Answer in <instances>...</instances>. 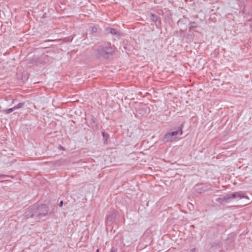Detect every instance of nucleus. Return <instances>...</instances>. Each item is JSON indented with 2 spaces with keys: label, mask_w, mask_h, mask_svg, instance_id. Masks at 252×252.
I'll return each instance as SVG.
<instances>
[{
  "label": "nucleus",
  "mask_w": 252,
  "mask_h": 252,
  "mask_svg": "<svg viewBox=\"0 0 252 252\" xmlns=\"http://www.w3.org/2000/svg\"><path fill=\"white\" fill-rule=\"evenodd\" d=\"M48 212V207L47 205L43 204L37 207L30 208L25 213V216L27 218L37 217L40 219L46 215Z\"/></svg>",
  "instance_id": "1"
},
{
  "label": "nucleus",
  "mask_w": 252,
  "mask_h": 252,
  "mask_svg": "<svg viewBox=\"0 0 252 252\" xmlns=\"http://www.w3.org/2000/svg\"><path fill=\"white\" fill-rule=\"evenodd\" d=\"M247 196L246 194L242 192V191H239V192H236L232 194H228L222 197V200L223 202V204L227 203L228 202H229L230 201L231 199H241L242 198H247Z\"/></svg>",
  "instance_id": "2"
},
{
  "label": "nucleus",
  "mask_w": 252,
  "mask_h": 252,
  "mask_svg": "<svg viewBox=\"0 0 252 252\" xmlns=\"http://www.w3.org/2000/svg\"><path fill=\"white\" fill-rule=\"evenodd\" d=\"M149 108L145 105L141 104L136 109V115L144 116L147 115L149 112Z\"/></svg>",
  "instance_id": "3"
},
{
  "label": "nucleus",
  "mask_w": 252,
  "mask_h": 252,
  "mask_svg": "<svg viewBox=\"0 0 252 252\" xmlns=\"http://www.w3.org/2000/svg\"><path fill=\"white\" fill-rule=\"evenodd\" d=\"M94 54L95 56L98 57H105L106 54V52L104 48L100 47L95 51Z\"/></svg>",
  "instance_id": "4"
},
{
  "label": "nucleus",
  "mask_w": 252,
  "mask_h": 252,
  "mask_svg": "<svg viewBox=\"0 0 252 252\" xmlns=\"http://www.w3.org/2000/svg\"><path fill=\"white\" fill-rule=\"evenodd\" d=\"M116 215L115 213H110L107 215L106 217V221L107 222H111L113 219L115 218Z\"/></svg>",
  "instance_id": "5"
},
{
  "label": "nucleus",
  "mask_w": 252,
  "mask_h": 252,
  "mask_svg": "<svg viewBox=\"0 0 252 252\" xmlns=\"http://www.w3.org/2000/svg\"><path fill=\"white\" fill-rule=\"evenodd\" d=\"M173 137L170 132L167 133L163 137V141L165 142H168L171 141Z\"/></svg>",
  "instance_id": "6"
},
{
  "label": "nucleus",
  "mask_w": 252,
  "mask_h": 252,
  "mask_svg": "<svg viewBox=\"0 0 252 252\" xmlns=\"http://www.w3.org/2000/svg\"><path fill=\"white\" fill-rule=\"evenodd\" d=\"M172 136L174 137V136H176L177 135H178L179 133L180 135H181L182 134V129L181 127L179 128L178 130L173 131L172 132H170Z\"/></svg>",
  "instance_id": "7"
},
{
  "label": "nucleus",
  "mask_w": 252,
  "mask_h": 252,
  "mask_svg": "<svg viewBox=\"0 0 252 252\" xmlns=\"http://www.w3.org/2000/svg\"><path fill=\"white\" fill-rule=\"evenodd\" d=\"M15 110H16V109L14 108V107H13L12 108L5 110V113H6V114H10V113H11Z\"/></svg>",
  "instance_id": "8"
},
{
  "label": "nucleus",
  "mask_w": 252,
  "mask_h": 252,
  "mask_svg": "<svg viewBox=\"0 0 252 252\" xmlns=\"http://www.w3.org/2000/svg\"><path fill=\"white\" fill-rule=\"evenodd\" d=\"M23 106H24L23 103H19L17 105L15 106L14 108H15V109H18L22 108Z\"/></svg>",
  "instance_id": "9"
},
{
  "label": "nucleus",
  "mask_w": 252,
  "mask_h": 252,
  "mask_svg": "<svg viewBox=\"0 0 252 252\" xmlns=\"http://www.w3.org/2000/svg\"><path fill=\"white\" fill-rule=\"evenodd\" d=\"M151 20L154 22H156L158 21V17L154 15L153 14L151 15Z\"/></svg>",
  "instance_id": "10"
},
{
  "label": "nucleus",
  "mask_w": 252,
  "mask_h": 252,
  "mask_svg": "<svg viewBox=\"0 0 252 252\" xmlns=\"http://www.w3.org/2000/svg\"><path fill=\"white\" fill-rule=\"evenodd\" d=\"M108 31L112 34H116L117 32H116V31L115 30L113 29H111V28H110V29H108Z\"/></svg>",
  "instance_id": "11"
},
{
  "label": "nucleus",
  "mask_w": 252,
  "mask_h": 252,
  "mask_svg": "<svg viewBox=\"0 0 252 252\" xmlns=\"http://www.w3.org/2000/svg\"><path fill=\"white\" fill-rule=\"evenodd\" d=\"M216 201L217 202H218L221 204H223V200H222V197H218L216 199Z\"/></svg>",
  "instance_id": "12"
},
{
  "label": "nucleus",
  "mask_w": 252,
  "mask_h": 252,
  "mask_svg": "<svg viewBox=\"0 0 252 252\" xmlns=\"http://www.w3.org/2000/svg\"><path fill=\"white\" fill-rule=\"evenodd\" d=\"M7 176L5 175H4V174H0V182H3L4 181V180H2V179L5 177H6Z\"/></svg>",
  "instance_id": "13"
},
{
  "label": "nucleus",
  "mask_w": 252,
  "mask_h": 252,
  "mask_svg": "<svg viewBox=\"0 0 252 252\" xmlns=\"http://www.w3.org/2000/svg\"><path fill=\"white\" fill-rule=\"evenodd\" d=\"M110 252H117V249H116L114 247H112L111 249Z\"/></svg>",
  "instance_id": "14"
},
{
  "label": "nucleus",
  "mask_w": 252,
  "mask_h": 252,
  "mask_svg": "<svg viewBox=\"0 0 252 252\" xmlns=\"http://www.w3.org/2000/svg\"><path fill=\"white\" fill-rule=\"evenodd\" d=\"M102 136H103V137L104 138H106V139H107V134H106L104 132H102Z\"/></svg>",
  "instance_id": "15"
},
{
  "label": "nucleus",
  "mask_w": 252,
  "mask_h": 252,
  "mask_svg": "<svg viewBox=\"0 0 252 252\" xmlns=\"http://www.w3.org/2000/svg\"><path fill=\"white\" fill-rule=\"evenodd\" d=\"M195 252V249L193 248L190 250L189 252Z\"/></svg>",
  "instance_id": "16"
},
{
  "label": "nucleus",
  "mask_w": 252,
  "mask_h": 252,
  "mask_svg": "<svg viewBox=\"0 0 252 252\" xmlns=\"http://www.w3.org/2000/svg\"><path fill=\"white\" fill-rule=\"evenodd\" d=\"M63 201H61L60 203H59V206L60 207H62L63 206Z\"/></svg>",
  "instance_id": "17"
},
{
  "label": "nucleus",
  "mask_w": 252,
  "mask_h": 252,
  "mask_svg": "<svg viewBox=\"0 0 252 252\" xmlns=\"http://www.w3.org/2000/svg\"><path fill=\"white\" fill-rule=\"evenodd\" d=\"M96 252H99V250L97 249Z\"/></svg>",
  "instance_id": "18"
}]
</instances>
